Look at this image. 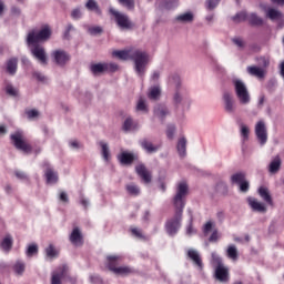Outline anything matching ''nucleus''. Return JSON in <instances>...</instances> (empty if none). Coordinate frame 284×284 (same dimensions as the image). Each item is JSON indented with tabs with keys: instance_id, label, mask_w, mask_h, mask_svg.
Wrapping results in <instances>:
<instances>
[{
	"instance_id": "obj_55",
	"label": "nucleus",
	"mask_w": 284,
	"mask_h": 284,
	"mask_svg": "<svg viewBox=\"0 0 284 284\" xmlns=\"http://www.w3.org/2000/svg\"><path fill=\"white\" fill-rule=\"evenodd\" d=\"M212 227H213L212 221L206 222L203 227V233L210 234V232H212Z\"/></svg>"
},
{
	"instance_id": "obj_11",
	"label": "nucleus",
	"mask_w": 284,
	"mask_h": 284,
	"mask_svg": "<svg viewBox=\"0 0 284 284\" xmlns=\"http://www.w3.org/2000/svg\"><path fill=\"white\" fill-rule=\"evenodd\" d=\"M255 134L261 145H265L267 143V128L265 126V122L258 121L255 125Z\"/></svg>"
},
{
	"instance_id": "obj_20",
	"label": "nucleus",
	"mask_w": 284,
	"mask_h": 284,
	"mask_svg": "<svg viewBox=\"0 0 284 284\" xmlns=\"http://www.w3.org/2000/svg\"><path fill=\"white\" fill-rule=\"evenodd\" d=\"M223 101L225 103V110L230 113L234 112V100L232 99V94L230 92H224Z\"/></svg>"
},
{
	"instance_id": "obj_2",
	"label": "nucleus",
	"mask_w": 284,
	"mask_h": 284,
	"mask_svg": "<svg viewBox=\"0 0 284 284\" xmlns=\"http://www.w3.org/2000/svg\"><path fill=\"white\" fill-rule=\"evenodd\" d=\"M52 37V29L50 26H44L40 31L32 29L27 36V45L34 59L40 61L42 65H48V54L45 48L39 43L48 41Z\"/></svg>"
},
{
	"instance_id": "obj_10",
	"label": "nucleus",
	"mask_w": 284,
	"mask_h": 284,
	"mask_svg": "<svg viewBox=\"0 0 284 284\" xmlns=\"http://www.w3.org/2000/svg\"><path fill=\"white\" fill-rule=\"evenodd\" d=\"M186 258L193 263L197 270H203V258L201 257V253L194 248H189L186 251Z\"/></svg>"
},
{
	"instance_id": "obj_52",
	"label": "nucleus",
	"mask_w": 284,
	"mask_h": 284,
	"mask_svg": "<svg viewBox=\"0 0 284 284\" xmlns=\"http://www.w3.org/2000/svg\"><path fill=\"white\" fill-rule=\"evenodd\" d=\"M232 41H233L234 45H236L237 48H245V41H243V39L233 38Z\"/></svg>"
},
{
	"instance_id": "obj_63",
	"label": "nucleus",
	"mask_w": 284,
	"mask_h": 284,
	"mask_svg": "<svg viewBox=\"0 0 284 284\" xmlns=\"http://www.w3.org/2000/svg\"><path fill=\"white\" fill-rule=\"evenodd\" d=\"M174 6H176V1H169L165 3V8H168V10H170L171 8H174Z\"/></svg>"
},
{
	"instance_id": "obj_14",
	"label": "nucleus",
	"mask_w": 284,
	"mask_h": 284,
	"mask_svg": "<svg viewBox=\"0 0 284 284\" xmlns=\"http://www.w3.org/2000/svg\"><path fill=\"white\" fill-rule=\"evenodd\" d=\"M68 274V265L59 266L51 275V284H61V280Z\"/></svg>"
},
{
	"instance_id": "obj_32",
	"label": "nucleus",
	"mask_w": 284,
	"mask_h": 284,
	"mask_svg": "<svg viewBox=\"0 0 284 284\" xmlns=\"http://www.w3.org/2000/svg\"><path fill=\"white\" fill-rule=\"evenodd\" d=\"M278 170H281V158L276 156L268 166V171L271 172V174H276V172H278Z\"/></svg>"
},
{
	"instance_id": "obj_29",
	"label": "nucleus",
	"mask_w": 284,
	"mask_h": 284,
	"mask_svg": "<svg viewBox=\"0 0 284 284\" xmlns=\"http://www.w3.org/2000/svg\"><path fill=\"white\" fill-rule=\"evenodd\" d=\"M266 17L271 19V21H278L283 19V13L276 9H268L266 12Z\"/></svg>"
},
{
	"instance_id": "obj_39",
	"label": "nucleus",
	"mask_w": 284,
	"mask_h": 284,
	"mask_svg": "<svg viewBox=\"0 0 284 284\" xmlns=\"http://www.w3.org/2000/svg\"><path fill=\"white\" fill-rule=\"evenodd\" d=\"M101 146V152H102V159L105 161H110V148L108 146V143L105 142H100L99 143Z\"/></svg>"
},
{
	"instance_id": "obj_42",
	"label": "nucleus",
	"mask_w": 284,
	"mask_h": 284,
	"mask_svg": "<svg viewBox=\"0 0 284 284\" xmlns=\"http://www.w3.org/2000/svg\"><path fill=\"white\" fill-rule=\"evenodd\" d=\"M149 99L156 101V99H159V97H161V89H159V87H153L150 92H149Z\"/></svg>"
},
{
	"instance_id": "obj_5",
	"label": "nucleus",
	"mask_w": 284,
	"mask_h": 284,
	"mask_svg": "<svg viewBox=\"0 0 284 284\" xmlns=\"http://www.w3.org/2000/svg\"><path fill=\"white\" fill-rule=\"evenodd\" d=\"M109 12L112 14V17H114V21L118 28H121V30H132V28H134V22L130 20L128 14L116 11L114 8H110Z\"/></svg>"
},
{
	"instance_id": "obj_30",
	"label": "nucleus",
	"mask_w": 284,
	"mask_h": 284,
	"mask_svg": "<svg viewBox=\"0 0 284 284\" xmlns=\"http://www.w3.org/2000/svg\"><path fill=\"white\" fill-rule=\"evenodd\" d=\"M226 256L231 258L232 261H239V250L234 244L229 245L226 250Z\"/></svg>"
},
{
	"instance_id": "obj_15",
	"label": "nucleus",
	"mask_w": 284,
	"mask_h": 284,
	"mask_svg": "<svg viewBox=\"0 0 284 284\" xmlns=\"http://www.w3.org/2000/svg\"><path fill=\"white\" fill-rule=\"evenodd\" d=\"M42 168H45L44 176L47 179V183H57V181H59V175H57V172L50 168V163L44 162Z\"/></svg>"
},
{
	"instance_id": "obj_58",
	"label": "nucleus",
	"mask_w": 284,
	"mask_h": 284,
	"mask_svg": "<svg viewBox=\"0 0 284 284\" xmlns=\"http://www.w3.org/2000/svg\"><path fill=\"white\" fill-rule=\"evenodd\" d=\"M90 281L93 284L101 283V276H99V275H91L90 276Z\"/></svg>"
},
{
	"instance_id": "obj_35",
	"label": "nucleus",
	"mask_w": 284,
	"mask_h": 284,
	"mask_svg": "<svg viewBox=\"0 0 284 284\" xmlns=\"http://www.w3.org/2000/svg\"><path fill=\"white\" fill-rule=\"evenodd\" d=\"M247 21L251 26H263V18L256 16V13H251Z\"/></svg>"
},
{
	"instance_id": "obj_36",
	"label": "nucleus",
	"mask_w": 284,
	"mask_h": 284,
	"mask_svg": "<svg viewBox=\"0 0 284 284\" xmlns=\"http://www.w3.org/2000/svg\"><path fill=\"white\" fill-rule=\"evenodd\" d=\"M85 8L95 12L97 14H101V8H99V3H97L94 0H88Z\"/></svg>"
},
{
	"instance_id": "obj_57",
	"label": "nucleus",
	"mask_w": 284,
	"mask_h": 284,
	"mask_svg": "<svg viewBox=\"0 0 284 284\" xmlns=\"http://www.w3.org/2000/svg\"><path fill=\"white\" fill-rule=\"evenodd\" d=\"M60 201H62V203H68L70 200L68 199V193L65 192H60V196H59Z\"/></svg>"
},
{
	"instance_id": "obj_49",
	"label": "nucleus",
	"mask_w": 284,
	"mask_h": 284,
	"mask_svg": "<svg viewBox=\"0 0 284 284\" xmlns=\"http://www.w3.org/2000/svg\"><path fill=\"white\" fill-rule=\"evenodd\" d=\"M106 72H116L119 70V64L116 63H104Z\"/></svg>"
},
{
	"instance_id": "obj_7",
	"label": "nucleus",
	"mask_w": 284,
	"mask_h": 284,
	"mask_svg": "<svg viewBox=\"0 0 284 284\" xmlns=\"http://www.w3.org/2000/svg\"><path fill=\"white\" fill-rule=\"evenodd\" d=\"M233 85L235 88V94L240 100V103L247 105V103H250V92L247 91L245 83L241 80H233Z\"/></svg>"
},
{
	"instance_id": "obj_61",
	"label": "nucleus",
	"mask_w": 284,
	"mask_h": 284,
	"mask_svg": "<svg viewBox=\"0 0 284 284\" xmlns=\"http://www.w3.org/2000/svg\"><path fill=\"white\" fill-rule=\"evenodd\" d=\"M170 81L171 83H176V85H180L181 83V79L179 78V75L170 78Z\"/></svg>"
},
{
	"instance_id": "obj_8",
	"label": "nucleus",
	"mask_w": 284,
	"mask_h": 284,
	"mask_svg": "<svg viewBox=\"0 0 284 284\" xmlns=\"http://www.w3.org/2000/svg\"><path fill=\"white\" fill-rule=\"evenodd\" d=\"M51 59L55 63V65H59L60 68H65L68 63H70V53L65 52L63 49H57L51 52Z\"/></svg>"
},
{
	"instance_id": "obj_50",
	"label": "nucleus",
	"mask_w": 284,
	"mask_h": 284,
	"mask_svg": "<svg viewBox=\"0 0 284 284\" xmlns=\"http://www.w3.org/2000/svg\"><path fill=\"white\" fill-rule=\"evenodd\" d=\"M14 174L20 181H29L28 174L23 171H16Z\"/></svg>"
},
{
	"instance_id": "obj_31",
	"label": "nucleus",
	"mask_w": 284,
	"mask_h": 284,
	"mask_svg": "<svg viewBox=\"0 0 284 284\" xmlns=\"http://www.w3.org/2000/svg\"><path fill=\"white\" fill-rule=\"evenodd\" d=\"M125 190L131 196H139L141 194V189L134 183L126 184Z\"/></svg>"
},
{
	"instance_id": "obj_28",
	"label": "nucleus",
	"mask_w": 284,
	"mask_h": 284,
	"mask_svg": "<svg viewBox=\"0 0 284 284\" xmlns=\"http://www.w3.org/2000/svg\"><path fill=\"white\" fill-rule=\"evenodd\" d=\"M113 274L118 276H130V274H134V268L130 266H119Z\"/></svg>"
},
{
	"instance_id": "obj_19",
	"label": "nucleus",
	"mask_w": 284,
	"mask_h": 284,
	"mask_svg": "<svg viewBox=\"0 0 284 284\" xmlns=\"http://www.w3.org/2000/svg\"><path fill=\"white\" fill-rule=\"evenodd\" d=\"M120 260H121V257L118 256V255H109V256H106V261H108L106 266L110 270V272L114 273L115 270H118L119 266H116V265H119V261Z\"/></svg>"
},
{
	"instance_id": "obj_9",
	"label": "nucleus",
	"mask_w": 284,
	"mask_h": 284,
	"mask_svg": "<svg viewBox=\"0 0 284 284\" xmlns=\"http://www.w3.org/2000/svg\"><path fill=\"white\" fill-rule=\"evenodd\" d=\"M231 182L240 185V192H250V182L245 180V173L239 172L231 176Z\"/></svg>"
},
{
	"instance_id": "obj_23",
	"label": "nucleus",
	"mask_w": 284,
	"mask_h": 284,
	"mask_svg": "<svg viewBox=\"0 0 284 284\" xmlns=\"http://www.w3.org/2000/svg\"><path fill=\"white\" fill-rule=\"evenodd\" d=\"M119 161L122 165H132V163H134V155L132 153L122 152L119 155Z\"/></svg>"
},
{
	"instance_id": "obj_56",
	"label": "nucleus",
	"mask_w": 284,
	"mask_h": 284,
	"mask_svg": "<svg viewBox=\"0 0 284 284\" xmlns=\"http://www.w3.org/2000/svg\"><path fill=\"white\" fill-rule=\"evenodd\" d=\"M71 17H72V19H81V10L74 9V10L71 12Z\"/></svg>"
},
{
	"instance_id": "obj_48",
	"label": "nucleus",
	"mask_w": 284,
	"mask_h": 284,
	"mask_svg": "<svg viewBox=\"0 0 284 284\" xmlns=\"http://www.w3.org/2000/svg\"><path fill=\"white\" fill-rule=\"evenodd\" d=\"M174 132H176V126L170 124L166 129V136L168 139H174Z\"/></svg>"
},
{
	"instance_id": "obj_33",
	"label": "nucleus",
	"mask_w": 284,
	"mask_h": 284,
	"mask_svg": "<svg viewBox=\"0 0 284 284\" xmlns=\"http://www.w3.org/2000/svg\"><path fill=\"white\" fill-rule=\"evenodd\" d=\"M175 19L181 23H192V21H194V14H192L191 12H186L178 16Z\"/></svg>"
},
{
	"instance_id": "obj_60",
	"label": "nucleus",
	"mask_w": 284,
	"mask_h": 284,
	"mask_svg": "<svg viewBox=\"0 0 284 284\" xmlns=\"http://www.w3.org/2000/svg\"><path fill=\"white\" fill-rule=\"evenodd\" d=\"M11 14H13L14 17H19V14H21V9L17 7L11 8Z\"/></svg>"
},
{
	"instance_id": "obj_26",
	"label": "nucleus",
	"mask_w": 284,
	"mask_h": 284,
	"mask_svg": "<svg viewBox=\"0 0 284 284\" xmlns=\"http://www.w3.org/2000/svg\"><path fill=\"white\" fill-rule=\"evenodd\" d=\"M154 114L158 116V119H161V121L165 120V116L170 114V111H168V106L159 104L154 109Z\"/></svg>"
},
{
	"instance_id": "obj_41",
	"label": "nucleus",
	"mask_w": 284,
	"mask_h": 284,
	"mask_svg": "<svg viewBox=\"0 0 284 284\" xmlns=\"http://www.w3.org/2000/svg\"><path fill=\"white\" fill-rule=\"evenodd\" d=\"M131 234L132 236H135V239H140L141 241H148V237L143 235V231L138 227H131Z\"/></svg>"
},
{
	"instance_id": "obj_13",
	"label": "nucleus",
	"mask_w": 284,
	"mask_h": 284,
	"mask_svg": "<svg viewBox=\"0 0 284 284\" xmlns=\"http://www.w3.org/2000/svg\"><path fill=\"white\" fill-rule=\"evenodd\" d=\"M135 172L143 181V183H152V173L145 168L143 164H139L135 166Z\"/></svg>"
},
{
	"instance_id": "obj_64",
	"label": "nucleus",
	"mask_w": 284,
	"mask_h": 284,
	"mask_svg": "<svg viewBox=\"0 0 284 284\" xmlns=\"http://www.w3.org/2000/svg\"><path fill=\"white\" fill-rule=\"evenodd\" d=\"M216 216H217L219 221H223L225 219V212L220 211L216 213Z\"/></svg>"
},
{
	"instance_id": "obj_18",
	"label": "nucleus",
	"mask_w": 284,
	"mask_h": 284,
	"mask_svg": "<svg viewBox=\"0 0 284 284\" xmlns=\"http://www.w3.org/2000/svg\"><path fill=\"white\" fill-rule=\"evenodd\" d=\"M12 245H14V240L12 239V235H6L1 241V247L6 252V254L10 253V251L12 250Z\"/></svg>"
},
{
	"instance_id": "obj_51",
	"label": "nucleus",
	"mask_w": 284,
	"mask_h": 284,
	"mask_svg": "<svg viewBox=\"0 0 284 284\" xmlns=\"http://www.w3.org/2000/svg\"><path fill=\"white\" fill-rule=\"evenodd\" d=\"M241 134H242L243 139H248L250 128H247V125H245V124H242L241 125Z\"/></svg>"
},
{
	"instance_id": "obj_17",
	"label": "nucleus",
	"mask_w": 284,
	"mask_h": 284,
	"mask_svg": "<svg viewBox=\"0 0 284 284\" xmlns=\"http://www.w3.org/2000/svg\"><path fill=\"white\" fill-rule=\"evenodd\" d=\"M247 202L250 207L253 210V212H260V213L267 212V207H265V204L258 202V200L254 197H248Z\"/></svg>"
},
{
	"instance_id": "obj_6",
	"label": "nucleus",
	"mask_w": 284,
	"mask_h": 284,
	"mask_svg": "<svg viewBox=\"0 0 284 284\" xmlns=\"http://www.w3.org/2000/svg\"><path fill=\"white\" fill-rule=\"evenodd\" d=\"M11 143H13L16 150H20L24 154L32 152V145L26 141V135L21 131L11 134Z\"/></svg>"
},
{
	"instance_id": "obj_46",
	"label": "nucleus",
	"mask_w": 284,
	"mask_h": 284,
	"mask_svg": "<svg viewBox=\"0 0 284 284\" xmlns=\"http://www.w3.org/2000/svg\"><path fill=\"white\" fill-rule=\"evenodd\" d=\"M121 6L128 8V10H132L134 8V0H118Z\"/></svg>"
},
{
	"instance_id": "obj_47",
	"label": "nucleus",
	"mask_w": 284,
	"mask_h": 284,
	"mask_svg": "<svg viewBox=\"0 0 284 284\" xmlns=\"http://www.w3.org/2000/svg\"><path fill=\"white\" fill-rule=\"evenodd\" d=\"M88 32H89V34H92V36L101 34V32H103V28H101V27H89Z\"/></svg>"
},
{
	"instance_id": "obj_21",
	"label": "nucleus",
	"mask_w": 284,
	"mask_h": 284,
	"mask_svg": "<svg viewBox=\"0 0 284 284\" xmlns=\"http://www.w3.org/2000/svg\"><path fill=\"white\" fill-rule=\"evenodd\" d=\"M258 194L261 199L265 201V203H267L268 205H274V201L272 200V195L270 194V190H267V187L261 186L258 189Z\"/></svg>"
},
{
	"instance_id": "obj_38",
	"label": "nucleus",
	"mask_w": 284,
	"mask_h": 284,
	"mask_svg": "<svg viewBox=\"0 0 284 284\" xmlns=\"http://www.w3.org/2000/svg\"><path fill=\"white\" fill-rule=\"evenodd\" d=\"M247 19H248V16H247V12L245 11H241L232 18L234 23H243V21H247Z\"/></svg>"
},
{
	"instance_id": "obj_62",
	"label": "nucleus",
	"mask_w": 284,
	"mask_h": 284,
	"mask_svg": "<svg viewBox=\"0 0 284 284\" xmlns=\"http://www.w3.org/2000/svg\"><path fill=\"white\" fill-rule=\"evenodd\" d=\"M70 145L72 148H74L75 150H79V148H81V144H79V141H77V140L71 141Z\"/></svg>"
},
{
	"instance_id": "obj_12",
	"label": "nucleus",
	"mask_w": 284,
	"mask_h": 284,
	"mask_svg": "<svg viewBox=\"0 0 284 284\" xmlns=\"http://www.w3.org/2000/svg\"><path fill=\"white\" fill-rule=\"evenodd\" d=\"M17 70H19V59L10 58L4 63V72L9 74V77H14V74H17Z\"/></svg>"
},
{
	"instance_id": "obj_45",
	"label": "nucleus",
	"mask_w": 284,
	"mask_h": 284,
	"mask_svg": "<svg viewBox=\"0 0 284 284\" xmlns=\"http://www.w3.org/2000/svg\"><path fill=\"white\" fill-rule=\"evenodd\" d=\"M136 110L139 112H148V105L145 104V100H143V98L139 99Z\"/></svg>"
},
{
	"instance_id": "obj_27",
	"label": "nucleus",
	"mask_w": 284,
	"mask_h": 284,
	"mask_svg": "<svg viewBox=\"0 0 284 284\" xmlns=\"http://www.w3.org/2000/svg\"><path fill=\"white\" fill-rule=\"evenodd\" d=\"M176 150L180 156H185L187 152V140L185 138H181L178 141Z\"/></svg>"
},
{
	"instance_id": "obj_16",
	"label": "nucleus",
	"mask_w": 284,
	"mask_h": 284,
	"mask_svg": "<svg viewBox=\"0 0 284 284\" xmlns=\"http://www.w3.org/2000/svg\"><path fill=\"white\" fill-rule=\"evenodd\" d=\"M69 241L70 243H72V245H83V234L81 233V230L79 227H74L72 230Z\"/></svg>"
},
{
	"instance_id": "obj_1",
	"label": "nucleus",
	"mask_w": 284,
	"mask_h": 284,
	"mask_svg": "<svg viewBox=\"0 0 284 284\" xmlns=\"http://www.w3.org/2000/svg\"><path fill=\"white\" fill-rule=\"evenodd\" d=\"M189 190L186 182H180L178 184L176 193L173 197L175 214L165 222V231L169 236H176L179 230H181V221H183V210H185V199Z\"/></svg>"
},
{
	"instance_id": "obj_3",
	"label": "nucleus",
	"mask_w": 284,
	"mask_h": 284,
	"mask_svg": "<svg viewBox=\"0 0 284 284\" xmlns=\"http://www.w3.org/2000/svg\"><path fill=\"white\" fill-rule=\"evenodd\" d=\"M112 55L116 57V59H120L121 61H133L134 70L138 77L143 78L145 75L148 63H150V54H148V52L141 51L139 49H129L113 51Z\"/></svg>"
},
{
	"instance_id": "obj_59",
	"label": "nucleus",
	"mask_w": 284,
	"mask_h": 284,
	"mask_svg": "<svg viewBox=\"0 0 284 284\" xmlns=\"http://www.w3.org/2000/svg\"><path fill=\"white\" fill-rule=\"evenodd\" d=\"M209 241H211V243L219 241V232L214 231V232L211 234Z\"/></svg>"
},
{
	"instance_id": "obj_40",
	"label": "nucleus",
	"mask_w": 284,
	"mask_h": 284,
	"mask_svg": "<svg viewBox=\"0 0 284 284\" xmlns=\"http://www.w3.org/2000/svg\"><path fill=\"white\" fill-rule=\"evenodd\" d=\"M26 254L29 257L36 256V254H39V245L34 243L29 244Z\"/></svg>"
},
{
	"instance_id": "obj_37",
	"label": "nucleus",
	"mask_w": 284,
	"mask_h": 284,
	"mask_svg": "<svg viewBox=\"0 0 284 284\" xmlns=\"http://www.w3.org/2000/svg\"><path fill=\"white\" fill-rule=\"evenodd\" d=\"M91 72L93 74H103V72H106L105 63H97L91 65Z\"/></svg>"
},
{
	"instance_id": "obj_53",
	"label": "nucleus",
	"mask_w": 284,
	"mask_h": 284,
	"mask_svg": "<svg viewBox=\"0 0 284 284\" xmlns=\"http://www.w3.org/2000/svg\"><path fill=\"white\" fill-rule=\"evenodd\" d=\"M219 1L221 0H207L206 6L209 10H214L219 6Z\"/></svg>"
},
{
	"instance_id": "obj_54",
	"label": "nucleus",
	"mask_w": 284,
	"mask_h": 284,
	"mask_svg": "<svg viewBox=\"0 0 284 284\" xmlns=\"http://www.w3.org/2000/svg\"><path fill=\"white\" fill-rule=\"evenodd\" d=\"M28 119H37V116H39V111H37L36 109L29 110L26 112Z\"/></svg>"
},
{
	"instance_id": "obj_22",
	"label": "nucleus",
	"mask_w": 284,
	"mask_h": 284,
	"mask_svg": "<svg viewBox=\"0 0 284 284\" xmlns=\"http://www.w3.org/2000/svg\"><path fill=\"white\" fill-rule=\"evenodd\" d=\"M122 130L124 132H132V130H139V123L134 122L132 118H126L122 125Z\"/></svg>"
},
{
	"instance_id": "obj_24",
	"label": "nucleus",
	"mask_w": 284,
	"mask_h": 284,
	"mask_svg": "<svg viewBox=\"0 0 284 284\" xmlns=\"http://www.w3.org/2000/svg\"><path fill=\"white\" fill-rule=\"evenodd\" d=\"M247 72L251 77H256L257 79H265V70L258 67H247Z\"/></svg>"
},
{
	"instance_id": "obj_44",
	"label": "nucleus",
	"mask_w": 284,
	"mask_h": 284,
	"mask_svg": "<svg viewBox=\"0 0 284 284\" xmlns=\"http://www.w3.org/2000/svg\"><path fill=\"white\" fill-rule=\"evenodd\" d=\"M13 270H14L16 274L21 275L26 272V264L23 262H17L13 265Z\"/></svg>"
},
{
	"instance_id": "obj_34",
	"label": "nucleus",
	"mask_w": 284,
	"mask_h": 284,
	"mask_svg": "<svg viewBox=\"0 0 284 284\" xmlns=\"http://www.w3.org/2000/svg\"><path fill=\"white\" fill-rule=\"evenodd\" d=\"M44 252L48 258H57V256H59V250L55 248L53 244H49Z\"/></svg>"
},
{
	"instance_id": "obj_4",
	"label": "nucleus",
	"mask_w": 284,
	"mask_h": 284,
	"mask_svg": "<svg viewBox=\"0 0 284 284\" xmlns=\"http://www.w3.org/2000/svg\"><path fill=\"white\" fill-rule=\"evenodd\" d=\"M211 263L215 265V278L220 283H227L230 281V268L223 264V258L213 252L211 254Z\"/></svg>"
},
{
	"instance_id": "obj_25",
	"label": "nucleus",
	"mask_w": 284,
	"mask_h": 284,
	"mask_svg": "<svg viewBox=\"0 0 284 284\" xmlns=\"http://www.w3.org/2000/svg\"><path fill=\"white\" fill-rule=\"evenodd\" d=\"M140 145L143 148V150H146L149 154H152L153 152L159 151V145H154L152 142L148 141L146 139L141 140Z\"/></svg>"
},
{
	"instance_id": "obj_43",
	"label": "nucleus",
	"mask_w": 284,
	"mask_h": 284,
	"mask_svg": "<svg viewBox=\"0 0 284 284\" xmlns=\"http://www.w3.org/2000/svg\"><path fill=\"white\" fill-rule=\"evenodd\" d=\"M4 92L6 94H8V97H18L19 95V91L12 87V84H7L4 88Z\"/></svg>"
}]
</instances>
